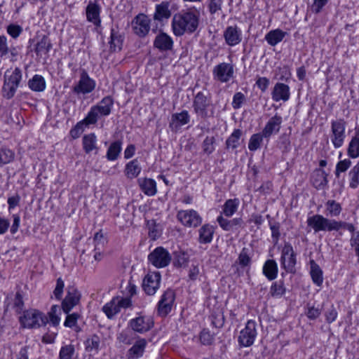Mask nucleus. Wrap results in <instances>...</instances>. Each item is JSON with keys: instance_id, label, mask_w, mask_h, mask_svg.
<instances>
[{"instance_id": "9", "label": "nucleus", "mask_w": 359, "mask_h": 359, "mask_svg": "<svg viewBox=\"0 0 359 359\" xmlns=\"http://www.w3.org/2000/svg\"><path fill=\"white\" fill-rule=\"evenodd\" d=\"M346 121L343 118L332 121L331 123V140L335 148L341 147L346 137Z\"/></svg>"}, {"instance_id": "32", "label": "nucleus", "mask_w": 359, "mask_h": 359, "mask_svg": "<svg viewBox=\"0 0 359 359\" xmlns=\"http://www.w3.org/2000/svg\"><path fill=\"white\" fill-rule=\"evenodd\" d=\"M286 35V32L280 29H276L270 31L265 35V40L271 46H275L278 43L283 41Z\"/></svg>"}, {"instance_id": "60", "label": "nucleus", "mask_w": 359, "mask_h": 359, "mask_svg": "<svg viewBox=\"0 0 359 359\" xmlns=\"http://www.w3.org/2000/svg\"><path fill=\"white\" fill-rule=\"evenodd\" d=\"M208 320L213 327L221 328L224 324L225 318L224 316H208Z\"/></svg>"}, {"instance_id": "41", "label": "nucleus", "mask_w": 359, "mask_h": 359, "mask_svg": "<svg viewBox=\"0 0 359 359\" xmlns=\"http://www.w3.org/2000/svg\"><path fill=\"white\" fill-rule=\"evenodd\" d=\"M15 153L4 145H0V165L7 164L13 161Z\"/></svg>"}, {"instance_id": "3", "label": "nucleus", "mask_w": 359, "mask_h": 359, "mask_svg": "<svg viewBox=\"0 0 359 359\" xmlns=\"http://www.w3.org/2000/svg\"><path fill=\"white\" fill-rule=\"evenodd\" d=\"M22 71L19 67L14 69H7L4 76V85L2 88L4 97L7 99L12 98L22 79Z\"/></svg>"}, {"instance_id": "11", "label": "nucleus", "mask_w": 359, "mask_h": 359, "mask_svg": "<svg viewBox=\"0 0 359 359\" xmlns=\"http://www.w3.org/2000/svg\"><path fill=\"white\" fill-rule=\"evenodd\" d=\"M81 294V292L74 286H69L67 294L62 302V309L66 314H68L74 307L79 304Z\"/></svg>"}, {"instance_id": "14", "label": "nucleus", "mask_w": 359, "mask_h": 359, "mask_svg": "<svg viewBox=\"0 0 359 359\" xmlns=\"http://www.w3.org/2000/svg\"><path fill=\"white\" fill-rule=\"evenodd\" d=\"M161 274L158 271L148 273L144 278L142 288L148 295H154L159 288Z\"/></svg>"}, {"instance_id": "4", "label": "nucleus", "mask_w": 359, "mask_h": 359, "mask_svg": "<svg viewBox=\"0 0 359 359\" xmlns=\"http://www.w3.org/2000/svg\"><path fill=\"white\" fill-rule=\"evenodd\" d=\"M280 265L286 273L294 274L297 271V254L292 245L289 242H285L280 255Z\"/></svg>"}, {"instance_id": "48", "label": "nucleus", "mask_w": 359, "mask_h": 359, "mask_svg": "<svg viewBox=\"0 0 359 359\" xmlns=\"http://www.w3.org/2000/svg\"><path fill=\"white\" fill-rule=\"evenodd\" d=\"M348 175L350 177V187L356 189L359 185V163L353 167Z\"/></svg>"}, {"instance_id": "2", "label": "nucleus", "mask_w": 359, "mask_h": 359, "mask_svg": "<svg viewBox=\"0 0 359 359\" xmlns=\"http://www.w3.org/2000/svg\"><path fill=\"white\" fill-rule=\"evenodd\" d=\"M306 223L308 226L313 229L315 233L320 231H338L341 229H346L352 233L355 231V226L351 223L328 219L318 214L309 217Z\"/></svg>"}, {"instance_id": "53", "label": "nucleus", "mask_w": 359, "mask_h": 359, "mask_svg": "<svg viewBox=\"0 0 359 359\" xmlns=\"http://www.w3.org/2000/svg\"><path fill=\"white\" fill-rule=\"evenodd\" d=\"M13 308L15 309V312L20 314L22 312L25 313L24 311V302L22 301V296L20 293V292H17L15 294L14 303H13Z\"/></svg>"}, {"instance_id": "12", "label": "nucleus", "mask_w": 359, "mask_h": 359, "mask_svg": "<svg viewBox=\"0 0 359 359\" xmlns=\"http://www.w3.org/2000/svg\"><path fill=\"white\" fill-rule=\"evenodd\" d=\"M150 22L151 20L147 15L140 13L132 21V29L136 35L144 37L150 30Z\"/></svg>"}, {"instance_id": "39", "label": "nucleus", "mask_w": 359, "mask_h": 359, "mask_svg": "<svg viewBox=\"0 0 359 359\" xmlns=\"http://www.w3.org/2000/svg\"><path fill=\"white\" fill-rule=\"evenodd\" d=\"M286 288L284 281L280 280L272 283L270 287V294L273 297L279 298L285 294Z\"/></svg>"}, {"instance_id": "5", "label": "nucleus", "mask_w": 359, "mask_h": 359, "mask_svg": "<svg viewBox=\"0 0 359 359\" xmlns=\"http://www.w3.org/2000/svg\"><path fill=\"white\" fill-rule=\"evenodd\" d=\"M212 107V98L210 93L198 92L193 100L194 112L198 117L205 119L209 117V109Z\"/></svg>"}, {"instance_id": "22", "label": "nucleus", "mask_w": 359, "mask_h": 359, "mask_svg": "<svg viewBox=\"0 0 359 359\" xmlns=\"http://www.w3.org/2000/svg\"><path fill=\"white\" fill-rule=\"evenodd\" d=\"M173 40L168 34L161 32L154 39V46L161 51L171 50L173 48Z\"/></svg>"}, {"instance_id": "26", "label": "nucleus", "mask_w": 359, "mask_h": 359, "mask_svg": "<svg viewBox=\"0 0 359 359\" xmlns=\"http://www.w3.org/2000/svg\"><path fill=\"white\" fill-rule=\"evenodd\" d=\"M327 174L323 169H316L311 175L313 185L318 189H324L327 184Z\"/></svg>"}, {"instance_id": "45", "label": "nucleus", "mask_w": 359, "mask_h": 359, "mask_svg": "<svg viewBox=\"0 0 359 359\" xmlns=\"http://www.w3.org/2000/svg\"><path fill=\"white\" fill-rule=\"evenodd\" d=\"M100 337L97 335H93L88 338L85 341L86 351L87 352H97L100 346Z\"/></svg>"}, {"instance_id": "51", "label": "nucleus", "mask_w": 359, "mask_h": 359, "mask_svg": "<svg viewBox=\"0 0 359 359\" xmlns=\"http://www.w3.org/2000/svg\"><path fill=\"white\" fill-rule=\"evenodd\" d=\"M214 335L208 329H203L200 334L201 343L205 346L212 345L215 341Z\"/></svg>"}, {"instance_id": "33", "label": "nucleus", "mask_w": 359, "mask_h": 359, "mask_svg": "<svg viewBox=\"0 0 359 359\" xmlns=\"http://www.w3.org/2000/svg\"><path fill=\"white\" fill-rule=\"evenodd\" d=\"M100 9L97 4L90 2L86 8V17L89 22L97 25L100 22Z\"/></svg>"}, {"instance_id": "47", "label": "nucleus", "mask_w": 359, "mask_h": 359, "mask_svg": "<svg viewBox=\"0 0 359 359\" xmlns=\"http://www.w3.org/2000/svg\"><path fill=\"white\" fill-rule=\"evenodd\" d=\"M114 314L121 312V309H127L131 306V300L128 297L114 299Z\"/></svg>"}, {"instance_id": "63", "label": "nucleus", "mask_w": 359, "mask_h": 359, "mask_svg": "<svg viewBox=\"0 0 359 359\" xmlns=\"http://www.w3.org/2000/svg\"><path fill=\"white\" fill-rule=\"evenodd\" d=\"M22 32V29L19 25L11 24L7 27L8 34L13 39L18 38Z\"/></svg>"}, {"instance_id": "37", "label": "nucleus", "mask_w": 359, "mask_h": 359, "mask_svg": "<svg viewBox=\"0 0 359 359\" xmlns=\"http://www.w3.org/2000/svg\"><path fill=\"white\" fill-rule=\"evenodd\" d=\"M97 138L95 134L86 135L83 137V148L86 153L88 154L97 149Z\"/></svg>"}, {"instance_id": "19", "label": "nucleus", "mask_w": 359, "mask_h": 359, "mask_svg": "<svg viewBox=\"0 0 359 359\" xmlns=\"http://www.w3.org/2000/svg\"><path fill=\"white\" fill-rule=\"evenodd\" d=\"M175 294L172 290H167L162 295L158 302V311L163 314H168L172 310L175 302Z\"/></svg>"}, {"instance_id": "38", "label": "nucleus", "mask_w": 359, "mask_h": 359, "mask_svg": "<svg viewBox=\"0 0 359 359\" xmlns=\"http://www.w3.org/2000/svg\"><path fill=\"white\" fill-rule=\"evenodd\" d=\"M264 138H265V136L262 131L261 133L253 134L249 140V150L251 151H255L259 149L261 147Z\"/></svg>"}, {"instance_id": "10", "label": "nucleus", "mask_w": 359, "mask_h": 359, "mask_svg": "<svg viewBox=\"0 0 359 359\" xmlns=\"http://www.w3.org/2000/svg\"><path fill=\"white\" fill-rule=\"evenodd\" d=\"M212 75L215 80L227 83L234 77V67L231 63H219L213 68Z\"/></svg>"}, {"instance_id": "61", "label": "nucleus", "mask_w": 359, "mask_h": 359, "mask_svg": "<svg viewBox=\"0 0 359 359\" xmlns=\"http://www.w3.org/2000/svg\"><path fill=\"white\" fill-rule=\"evenodd\" d=\"M351 162L348 159H345L343 161H340L337 163L336 165L335 175L337 177H339L340 172H345L348 170V168L351 166Z\"/></svg>"}, {"instance_id": "43", "label": "nucleus", "mask_w": 359, "mask_h": 359, "mask_svg": "<svg viewBox=\"0 0 359 359\" xmlns=\"http://www.w3.org/2000/svg\"><path fill=\"white\" fill-rule=\"evenodd\" d=\"M348 155L352 158H355L359 156V135L357 134L349 142Z\"/></svg>"}, {"instance_id": "31", "label": "nucleus", "mask_w": 359, "mask_h": 359, "mask_svg": "<svg viewBox=\"0 0 359 359\" xmlns=\"http://www.w3.org/2000/svg\"><path fill=\"white\" fill-rule=\"evenodd\" d=\"M171 16V11L169 9V3L163 1L156 6V11L154 15V19L158 21H162L164 19H168Z\"/></svg>"}, {"instance_id": "56", "label": "nucleus", "mask_w": 359, "mask_h": 359, "mask_svg": "<svg viewBox=\"0 0 359 359\" xmlns=\"http://www.w3.org/2000/svg\"><path fill=\"white\" fill-rule=\"evenodd\" d=\"M74 353V346L72 344L62 346L60 351V359H71Z\"/></svg>"}, {"instance_id": "36", "label": "nucleus", "mask_w": 359, "mask_h": 359, "mask_svg": "<svg viewBox=\"0 0 359 359\" xmlns=\"http://www.w3.org/2000/svg\"><path fill=\"white\" fill-rule=\"evenodd\" d=\"M239 205V201L236 198L227 200L222 209V212L226 217H231L236 211Z\"/></svg>"}, {"instance_id": "30", "label": "nucleus", "mask_w": 359, "mask_h": 359, "mask_svg": "<svg viewBox=\"0 0 359 359\" xmlns=\"http://www.w3.org/2000/svg\"><path fill=\"white\" fill-rule=\"evenodd\" d=\"M310 275L314 284L320 286L323 282V271L319 265L313 260L309 261Z\"/></svg>"}, {"instance_id": "50", "label": "nucleus", "mask_w": 359, "mask_h": 359, "mask_svg": "<svg viewBox=\"0 0 359 359\" xmlns=\"http://www.w3.org/2000/svg\"><path fill=\"white\" fill-rule=\"evenodd\" d=\"M126 170L129 177H135L140 174L141 168L137 160H133L126 165Z\"/></svg>"}, {"instance_id": "17", "label": "nucleus", "mask_w": 359, "mask_h": 359, "mask_svg": "<svg viewBox=\"0 0 359 359\" xmlns=\"http://www.w3.org/2000/svg\"><path fill=\"white\" fill-rule=\"evenodd\" d=\"M21 325L25 328H36L48 323L47 316H21L19 318Z\"/></svg>"}, {"instance_id": "15", "label": "nucleus", "mask_w": 359, "mask_h": 359, "mask_svg": "<svg viewBox=\"0 0 359 359\" xmlns=\"http://www.w3.org/2000/svg\"><path fill=\"white\" fill-rule=\"evenodd\" d=\"M95 88V81L89 77L86 72L83 71L78 83L73 88V91L77 94H88L91 93Z\"/></svg>"}, {"instance_id": "1", "label": "nucleus", "mask_w": 359, "mask_h": 359, "mask_svg": "<svg viewBox=\"0 0 359 359\" xmlns=\"http://www.w3.org/2000/svg\"><path fill=\"white\" fill-rule=\"evenodd\" d=\"M200 22V14L196 11H182L173 15L172 29L176 36H182L185 34H191L195 32Z\"/></svg>"}, {"instance_id": "34", "label": "nucleus", "mask_w": 359, "mask_h": 359, "mask_svg": "<svg viewBox=\"0 0 359 359\" xmlns=\"http://www.w3.org/2000/svg\"><path fill=\"white\" fill-rule=\"evenodd\" d=\"M242 130L240 129H235L231 135L226 139L225 144L226 149H236L239 146V140L242 135Z\"/></svg>"}, {"instance_id": "16", "label": "nucleus", "mask_w": 359, "mask_h": 359, "mask_svg": "<svg viewBox=\"0 0 359 359\" xmlns=\"http://www.w3.org/2000/svg\"><path fill=\"white\" fill-rule=\"evenodd\" d=\"M282 122L283 118L278 114L270 118L262 130L264 133L265 139L269 140L271 135L278 133L281 128Z\"/></svg>"}, {"instance_id": "62", "label": "nucleus", "mask_w": 359, "mask_h": 359, "mask_svg": "<svg viewBox=\"0 0 359 359\" xmlns=\"http://www.w3.org/2000/svg\"><path fill=\"white\" fill-rule=\"evenodd\" d=\"M350 245L353 248L355 255L359 259V231L352 233L350 239Z\"/></svg>"}, {"instance_id": "46", "label": "nucleus", "mask_w": 359, "mask_h": 359, "mask_svg": "<svg viewBox=\"0 0 359 359\" xmlns=\"http://www.w3.org/2000/svg\"><path fill=\"white\" fill-rule=\"evenodd\" d=\"M238 263L243 268L250 266L251 257L250 255V250L248 248H243L242 249L238 255Z\"/></svg>"}, {"instance_id": "21", "label": "nucleus", "mask_w": 359, "mask_h": 359, "mask_svg": "<svg viewBox=\"0 0 359 359\" xmlns=\"http://www.w3.org/2000/svg\"><path fill=\"white\" fill-rule=\"evenodd\" d=\"M290 87L283 83H276L271 92L272 100L275 102L283 100L286 102L290 99Z\"/></svg>"}, {"instance_id": "24", "label": "nucleus", "mask_w": 359, "mask_h": 359, "mask_svg": "<svg viewBox=\"0 0 359 359\" xmlns=\"http://www.w3.org/2000/svg\"><path fill=\"white\" fill-rule=\"evenodd\" d=\"M190 121V115L187 110L180 113L173 114L171 116L170 128L172 130H177L181 126L187 124Z\"/></svg>"}, {"instance_id": "27", "label": "nucleus", "mask_w": 359, "mask_h": 359, "mask_svg": "<svg viewBox=\"0 0 359 359\" xmlns=\"http://www.w3.org/2000/svg\"><path fill=\"white\" fill-rule=\"evenodd\" d=\"M138 183L142 191L149 196H154L157 192L156 183L155 180L150 178H140Z\"/></svg>"}, {"instance_id": "59", "label": "nucleus", "mask_w": 359, "mask_h": 359, "mask_svg": "<svg viewBox=\"0 0 359 359\" xmlns=\"http://www.w3.org/2000/svg\"><path fill=\"white\" fill-rule=\"evenodd\" d=\"M134 332L131 330L122 332L118 336V339L120 342L126 344H130L133 342Z\"/></svg>"}, {"instance_id": "25", "label": "nucleus", "mask_w": 359, "mask_h": 359, "mask_svg": "<svg viewBox=\"0 0 359 359\" xmlns=\"http://www.w3.org/2000/svg\"><path fill=\"white\" fill-rule=\"evenodd\" d=\"M215 227L210 224H203L198 229V242L201 244L210 243L213 239Z\"/></svg>"}, {"instance_id": "40", "label": "nucleus", "mask_w": 359, "mask_h": 359, "mask_svg": "<svg viewBox=\"0 0 359 359\" xmlns=\"http://www.w3.org/2000/svg\"><path fill=\"white\" fill-rule=\"evenodd\" d=\"M147 341L144 339L137 340L135 344L130 348L129 353L133 358H137L143 354Z\"/></svg>"}, {"instance_id": "29", "label": "nucleus", "mask_w": 359, "mask_h": 359, "mask_svg": "<svg viewBox=\"0 0 359 359\" xmlns=\"http://www.w3.org/2000/svg\"><path fill=\"white\" fill-rule=\"evenodd\" d=\"M278 268L274 259H267L263 266V274L269 280H273L278 276Z\"/></svg>"}, {"instance_id": "54", "label": "nucleus", "mask_w": 359, "mask_h": 359, "mask_svg": "<svg viewBox=\"0 0 359 359\" xmlns=\"http://www.w3.org/2000/svg\"><path fill=\"white\" fill-rule=\"evenodd\" d=\"M269 226L271 231V237L274 244H276L280 238V225L278 222H271L269 221Z\"/></svg>"}, {"instance_id": "57", "label": "nucleus", "mask_w": 359, "mask_h": 359, "mask_svg": "<svg viewBox=\"0 0 359 359\" xmlns=\"http://www.w3.org/2000/svg\"><path fill=\"white\" fill-rule=\"evenodd\" d=\"M209 12L213 15L222 10V0H207Z\"/></svg>"}, {"instance_id": "8", "label": "nucleus", "mask_w": 359, "mask_h": 359, "mask_svg": "<svg viewBox=\"0 0 359 359\" xmlns=\"http://www.w3.org/2000/svg\"><path fill=\"white\" fill-rule=\"evenodd\" d=\"M177 218L182 225L189 228H196L202 223V217L194 210H181L177 212Z\"/></svg>"}, {"instance_id": "20", "label": "nucleus", "mask_w": 359, "mask_h": 359, "mask_svg": "<svg viewBox=\"0 0 359 359\" xmlns=\"http://www.w3.org/2000/svg\"><path fill=\"white\" fill-rule=\"evenodd\" d=\"M224 38L227 45L236 46L242 40L241 30L237 26H229L224 32Z\"/></svg>"}, {"instance_id": "64", "label": "nucleus", "mask_w": 359, "mask_h": 359, "mask_svg": "<svg viewBox=\"0 0 359 359\" xmlns=\"http://www.w3.org/2000/svg\"><path fill=\"white\" fill-rule=\"evenodd\" d=\"M64 287V281L62 280L61 278H57L56 282V286L53 291V294L56 299H60L62 298Z\"/></svg>"}, {"instance_id": "6", "label": "nucleus", "mask_w": 359, "mask_h": 359, "mask_svg": "<svg viewBox=\"0 0 359 359\" xmlns=\"http://www.w3.org/2000/svg\"><path fill=\"white\" fill-rule=\"evenodd\" d=\"M112 107V97H104L97 105L91 107L86 117V121L90 123H95L97 118L102 116L109 115Z\"/></svg>"}, {"instance_id": "55", "label": "nucleus", "mask_w": 359, "mask_h": 359, "mask_svg": "<svg viewBox=\"0 0 359 359\" xmlns=\"http://www.w3.org/2000/svg\"><path fill=\"white\" fill-rule=\"evenodd\" d=\"M214 143V137H206L202 145L203 152L207 154H212L215 150Z\"/></svg>"}, {"instance_id": "28", "label": "nucleus", "mask_w": 359, "mask_h": 359, "mask_svg": "<svg viewBox=\"0 0 359 359\" xmlns=\"http://www.w3.org/2000/svg\"><path fill=\"white\" fill-rule=\"evenodd\" d=\"M52 48V44L49 38L43 35L35 45L34 51L37 56L42 57L47 55Z\"/></svg>"}, {"instance_id": "49", "label": "nucleus", "mask_w": 359, "mask_h": 359, "mask_svg": "<svg viewBox=\"0 0 359 359\" xmlns=\"http://www.w3.org/2000/svg\"><path fill=\"white\" fill-rule=\"evenodd\" d=\"M189 260V255L184 251H176L174 253L173 264L175 266L181 267L186 264Z\"/></svg>"}, {"instance_id": "18", "label": "nucleus", "mask_w": 359, "mask_h": 359, "mask_svg": "<svg viewBox=\"0 0 359 359\" xmlns=\"http://www.w3.org/2000/svg\"><path fill=\"white\" fill-rule=\"evenodd\" d=\"M154 322L150 316H140L130 321V326L135 332H145L153 325Z\"/></svg>"}, {"instance_id": "52", "label": "nucleus", "mask_w": 359, "mask_h": 359, "mask_svg": "<svg viewBox=\"0 0 359 359\" xmlns=\"http://www.w3.org/2000/svg\"><path fill=\"white\" fill-rule=\"evenodd\" d=\"M147 228L148 229L149 236L152 240H156L159 236V232L157 229L156 222L154 219L147 221Z\"/></svg>"}, {"instance_id": "35", "label": "nucleus", "mask_w": 359, "mask_h": 359, "mask_svg": "<svg viewBox=\"0 0 359 359\" xmlns=\"http://www.w3.org/2000/svg\"><path fill=\"white\" fill-rule=\"evenodd\" d=\"M30 89L36 92H41L46 88V82L42 76L36 74L28 81Z\"/></svg>"}, {"instance_id": "44", "label": "nucleus", "mask_w": 359, "mask_h": 359, "mask_svg": "<svg viewBox=\"0 0 359 359\" xmlns=\"http://www.w3.org/2000/svg\"><path fill=\"white\" fill-rule=\"evenodd\" d=\"M91 123H88V121H86V118L76 123V125L71 129L69 132L70 136L73 139H77L80 137V135L84 131L86 127L90 125Z\"/></svg>"}, {"instance_id": "13", "label": "nucleus", "mask_w": 359, "mask_h": 359, "mask_svg": "<svg viewBox=\"0 0 359 359\" xmlns=\"http://www.w3.org/2000/svg\"><path fill=\"white\" fill-rule=\"evenodd\" d=\"M256 335V323L255 321L250 320L247 322L245 327L241 331L238 342L243 346H250L254 343Z\"/></svg>"}, {"instance_id": "42", "label": "nucleus", "mask_w": 359, "mask_h": 359, "mask_svg": "<svg viewBox=\"0 0 359 359\" xmlns=\"http://www.w3.org/2000/svg\"><path fill=\"white\" fill-rule=\"evenodd\" d=\"M326 212L327 215L331 217H337L341 212V206L340 203L334 200H329L325 203Z\"/></svg>"}, {"instance_id": "58", "label": "nucleus", "mask_w": 359, "mask_h": 359, "mask_svg": "<svg viewBox=\"0 0 359 359\" xmlns=\"http://www.w3.org/2000/svg\"><path fill=\"white\" fill-rule=\"evenodd\" d=\"M245 101V96L241 92L236 93L233 97L232 107L234 109H238L241 107Z\"/></svg>"}, {"instance_id": "7", "label": "nucleus", "mask_w": 359, "mask_h": 359, "mask_svg": "<svg viewBox=\"0 0 359 359\" xmlns=\"http://www.w3.org/2000/svg\"><path fill=\"white\" fill-rule=\"evenodd\" d=\"M172 259L169 252L163 247L156 248L148 256L149 262L156 268H164Z\"/></svg>"}, {"instance_id": "23", "label": "nucleus", "mask_w": 359, "mask_h": 359, "mask_svg": "<svg viewBox=\"0 0 359 359\" xmlns=\"http://www.w3.org/2000/svg\"><path fill=\"white\" fill-rule=\"evenodd\" d=\"M220 227L226 231H232L236 230L238 227H242L243 224V220L241 217L233 218L232 219H227L224 218L222 215H219L217 218Z\"/></svg>"}]
</instances>
